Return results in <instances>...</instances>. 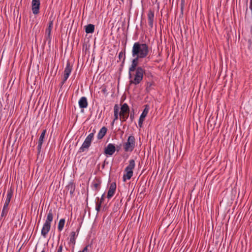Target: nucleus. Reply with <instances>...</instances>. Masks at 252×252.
I'll return each mask as SVG.
<instances>
[{"label":"nucleus","instance_id":"1","mask_svg":"<svg viewBox=\"0 0 252 252\" xmlns=\"http://www.w3.org/2000/svg\"><path fill=\"white\" fill-rule=\"evenodd\" d=\"M149 52V47L147 44L139 42L133 44L131 51L132 57L144 59L148 56Z\"/></svg>","mask_w":252,"mask_h":252},{"label":"nucleus","instance_id":"2","mask_svg":"<svg viewBox=\"0 0 252 252\" xmlns=\"http://www.w3.org/2000/svg\"><path fill=\"white\" fill-rule=\"evenodd\" d=\"M134 73H131V77L129 79V84L137 85L140 83L143 79L145 69L142 66H139L137 69L134 71Z\"/></svg>","mask_w":252,"mask_h":252},{"label":"nucleus","instance_id":"3","mask_svg":"<svg viewBox=\"0 0 252 252\" xmlns=\"http://www.w3.org/2000/svg\"><path fill=\"white\" fill-rule=\"evenodd\" d=\"M96 131L94 128L92 132L88 135V136L86 138L85 141L83 143L81 147L79 148L78 150L79 153H82L85 151L86 150H88L91 146L92 140L94 139V135Z\"/></svg>","mask_w":252,"mask_h":252},{"label":"nucleus","instance_id":"4","mask_svg":"<svg viewBox=\"0 0 252 252\" xmlns=\"http://www.w3.org/2000/svg\"><path fill=\"white\" fill-rule=\"evenodd\" d=\"M135 166V163L134 160L133 159H130L128 165L127 166L125 169V171L126 173L123 175V178L124 181L131 179L133 176V170Z\"/></svg>","mask_w":252,"mask_h":252},{"label":"nucleus","instance_id":"5","mask_svg":"<svg viewBox=\"0 0 252 252\" xmlns=\"http://www.w3.org/2000/svg\"><path fill=\"white\" fill-rule=\"evenodd\" d=\"M135 146V139L132 135L129 136L127 138V141L123 145L124 150L126 152H131L134 149Z\"/></svg>","mask_w":252,"mask_h":252},{"label":"nucleus","instance_id":"6","mask_svg":"<svg viewBox=\"0 0 252 252\" xmlns=\"http://www.w3.org/2000/svg\"><path fill=\"white\" fill-rule=\"evenodd\" d=\"M133 59L131 62V64L128 68V78L131 77V73L134 72L135 70L137 69L138 61L140 59L136 57H133Z\"/></svg>","mask_w":252,"mask_h":252},{"label":"nucleus","instance_id":"7","mask_svg":"<svg viewBox=\"0 0 252 252\" xmlns=\"http://www.w3.org/2000/svg\"><path fill=\"white\" fill-rule=\"evenodd\" d=\"M116 150V149L115 145L113 144L109 143L105 148L104 153L106 156H111L114 154Z\"/></svg>","mask_w":252,"mask_h":252},{"label":"nucleus","instance_id":"8","mask_svg":"<svg viewBox=\"0 0 252 252\" xmlns=\"http://www.w3.org/2000/svg\"><path fill=\"white\" fill-rule=\"evenodd\" d=\"M53 26V20H50L49 23V26L46 28L45 30V38L48 41V43H50L51 41V32Z\"/></svg>","mask_w":252,"mask_h":252},{"label":"nucleus","instance_id":"9","mask_svg":"<svg viewBox=\"0 0 252 252\" xmlns=\"http://www.w3.org/2000/svg\"><path fill=\"white\" fill-rule=\"evenodd\" d=\"M149 110V107L148 105H145V108L141 114L138 121V125L139 127H141L142 126L143 122L144 121L145 118L147 116Z\"/></svg>","mask_w":252,"mask_h":252},{"label":"nucleus","instance_id":"10","mask_svg":"<svg viewBox=\"0 0 252 252\" xmlns=\"http://www.w3.org/2000/svg\"><path fill=\"white\" fill-rule=\"evenodd\" d=\"M40 0H32V13L36 15L39 12Z\"/></svg>","mask_w":252,"mask_h":252},{"label":"nucleus","instance_id":"11","mask_svg":"<svg viewBox=\"0 0 252 252\" xmlns=\"http://www.w3.org/2000/svg\"><path fill=\"white\" fill-rule=\"evenodd\" d=\"M46 133V130L44 129L40 135V137H39V140L38 141V145L37 146V150L38 151V153H40L41 152L42 145L43 143L44 139L45 138Z\"/></svg>","mask_w":252,"mask_h":252},{"label":"nucleus","instance_id":"12","mask_svg":"<svg viewBox=\"0 0 252 252\" xmlns=\"http://www.w3.org/2000/svg\"><path fill=\"white\" fill-rule=\"evenodd\" d=\"M80 230V228H78L76 230V232L72 231L70 234V241L69 243L72 244L73 245L72 248L73 249L76 243V239L78 236V233Z\"/></svg>","mask_w":252,"mask_h":252},{"label":"nucleus","instance_id":"13","mask_svg":"<svg viewBox=\"0 0 252 252\" xmlns=\"http://www.w3.org/2000/svg\"><path fill=\"white\" fill-rule=\"evenodd\" d=\"M51 228V224L45 222L41 229V235L45 238Z\"/></svg>","mask_w":252,"mask_h":252},{"label":"nucleus","instance_id":"14","mask_svg":"<svg viewBox=\"0 0 252 252\" xmlns=\"http://www.w3.org/2000/svg\"><path fill=\"white\" fill-rule=\"evenodd\" d=\"M116 189V184L115 183H112L110 184L109 187L107 197L108 199H110L114 195Z\"/></svg>","mask_w":252,"mask_h":252},{"label":"nucleus","instance_id":"15","mask_svg":"<svg viewBox=\"0 0 252 252\" xmlns=\"http://www.w3.org/2000/svg\"><path fill=\"white\" fill-rule=\"evenodd\" d=\"M154 12L150 10L148 13V24L151 28H153L154 24Z\"/></svg>","mask_w":252,"mask_h":252},{"label":"nucleus","instance_id":"16","mask_svg":"<svg viewBox=\"0 0 252 252\" xmlns=\"http://www.w3.org/2000/svg\"><path fill=\"white\" fill-rule=\"evenodd\" d=\"M78 103L80 108H86L88 105L87 98L85 96H82L80 98Z\"/></svg>","mask_w":252,"mask_h":252},{"label":"nucleus","instance_id":"17","mask_svg":"<svg viewBox=\"0 0 252 252\" xmlns=\"http://www.w3.org/2000/svg\"><path fill=\"white\" fill-rule=\"evenodd\" d=\"M129 108L126 103L123 104L121 108V111L119 114H129Z\"/></svg>","mask_w":252,"mask_h":252},{"label":"nucleus","instance_id":"18","mask_svg":"<svg viewBox=\"0 0 252 252\" xmlns=\"http://www.w3.org/2000/svg\"><path fill=\"white\" fill-rule=\"evenodd\" d=\"M107 129L106 127L103 126L102 127L100 130H99V132L97 134V138L98 139L100 140L106 134L107 132Z\"/></svg>","mask_w":252,"mask_h":252},{"label":"nucleus","instance_id":"19","mask_svg":"<svg viewBox=\"0 0 252 252\" xmlns=\"http://www.w3.org/2000/svg\"><path fill=\"white\" fill-rule=\"evenodd\" d=\"M13 195V190L11 189H8L7 194H6V198L4 202V204L9 205L11 199Z\"/></svg>","mask_w":252,"mask_h":252},{"label":"nucleus","instance_id":"20","mask_svg":"<svg viewBox=\"0 0 252 252\" xmlns=\"http://www.w3.org/2000/svg\"><path fill=\"white\" fill-rule=\"evenodd\" d=\"M53 217H54V214H53V210L52 209H50L49 211V212L47 214V218L45 220V222H47L48 223L51 224V222L53 221Z\"/></svg>","mask_w":252,"mask_h":252},{"label":"nucleus","instance_id":"21","mask_svg":"<svg viewBox=\"0 0 252 252\" xmlns=\"http://www.w3.org/2000/svg\"><path fill=\"white\" fill-rule=\"evenodd\" d=\"M94 31V26L90 24L85 26V32L87 33H92Z\"/></svg>","mask_w":252,"mask_h":252},{"label":"nucleus","instance_id":"22","mask_svg":"<svg viewBox=\"0 0 252 252\" xmlns=\"http://www.w3.org/2000/svg\"><path fill=\"white\" fill-rule=\"evenodd\" d=\"M8 205H8V204H4V205H3V207L2 208V212L1 213V215H0V218H2V217H5L7 216V213L8 212V210H9Z\"/></svg>","mask_w":252,"mask_h":252},{"label":"nucleus","instance_id":"23","mask_svg":"<svg viewBox=\"0 0 252 252\" xmlns=\"http://www.w3.org/2000/svg\"><path fill=\"white\" fill-rule=\"evenodd\" d=\"M72 69V66L70 64V63L69 62H67L66 67L64 69V72L66 74H70Z\"/></svg>","mask_w":252,"mask_h":252},{"label":"nucleus","instance_id":"24","mask_svg":"<svg viewBox=\"0 0 252 252\" xmlns=\"http://www.w3.org/2000/svg\"><path fill=\"white\" fill-rule=\"evenodd\" d=\"M65 223V219H62L60 220L58 226V229L59 231H62V230L63 228L64 225Z\"/></svg>","mask_w":252,"mask_h":252},{"label":"nucleus","instance_id":"25","mask_svg":"<svg viewBox=\"0 0 252 252\" xmlns=\"http://www.w3.org/2000/svg\"><path fill=\"white\" fill-rule=\"evenodd\" d=\"M100 181L99 180H96L93 182V186L95 190H98L100 188Z\"/></svg>","mask_w":252,"mask_h":252},{"label":"nucleus","instance_id":"26","mask_svg":"<svg viewBox=\"0 0 252 252\" xmlns=\"http://www.w3.org/2000/svg\"><path fill=\"white\" fill-rule=\"evenodd\" d=\"M125 52H126V49L125 48L124 51H121L119 54V58L120 60H121L122 58H123V62H122L123 63H124V62L125 61V59H126Z\"/></svg>","mask_w":252,"mask_h":252},{"label":"nucleus","instance_id":"27","mask_svg":"<svg viewBox=\"0 0 252 252\" xmlns=\"http://www.w3.org/2000/svg\"><path fill=\"white\" fill-rule=\"evenodd\" d=\"M69 75H70L69 74H66V73L63 72V79L61 83V87L65 83V82L69 77Z\"/></svg>","mask_w":252,"mask_h":252},{"label":"nucleus","instance_id":"28","mask_svg":"<svg viewBox=\"0 0 252 252\" xmlns=\"http://www.w3.org/2000/svg\"><path fill=\"white\" fill-rule=\"evenodd\" d=\"M119 115H120V119L122 122L126 121L127 119V118L129 116V114H119Z\"/></svg>","mask_w":252,"mask_h":252},{"label":"nucleus","instance_id":"29","mask_svg":"<svg viewBox=\"0 0 252 252\" xmlns=\"http://www.w3.org/2000/svg\"><path fill=\"white\" fill-rule=\"evenodd\" d=\"M68 188L70 193L73 194L75 190V186L73 184H71L68 185Z\"/></svg>","mask_w":252,"mask_h":252},{"label":"nucleus","instance_id":"30","mask_svg":"<svg viewBox=\"0 0 252 252\" xmlns=\"http://www.w3.org/2000/svg\"><path fill=\"white\" fill-rule=\"evenodd\" d=\"M153 85V82H147L146 88V90L147 92H150L151 90V87Z\"/></svg>","mask_w":252,"mask_h":252},{"label":"nucleus","instance_id":"31","mask_svg":"<svg viewBox=\"0 0 252 252\" xmlns=\"http://www.w3.org/2000/svg\"><path fill=\"white\" fill-rule=\"evenodd\" d=\"M119 107L116 104L114 108V115H119Z\"/></svg>","mask_w":252,"mask_h":252},{"label":"nucleus","instance_id":"32","mask_svg":"<svg viewBox=\"0 0 252 252\" xmlns=\"http://www.w3.org/2000/svg\"><path fill=\"white\" fill-rule=\"evenodd\" d=\"M89 248H91V246L90 245H88L85 248H84L82 251H80L78 252H88Z\"/></svg>","mask_w":252,"mask_h":252},{"label":"nucleus","instance_id":"33","mask_svg":"<svg viewBox=\"0 0 252 252\" xmlns=\"http://www.w3.org/2000/svg\"><path fill=\"white\" fill-rule=\"evenodd\" d=\"M184 5H185V0H181L180 6H181V12L182 14H183Z\"/></svg>","mask_w":252,"mask_h":252},{"label":"nucleus","instance_id":"34","mask_svg":"<svg viewBox=\"0 0 252 252\" xmlns=\"http://www.w3.org/2000/svg\"><path fill=\"white\" fill-rule=\"evenodd\" d=\"M104 195H105V194H104V193H103V194L102 195V196H101V197L100 199L98 198V201H97L96 202H97V203H100V204H101L102 203V202H103V201H104Z\"/></svg>","mask_w":252,"mask_h":252},{"label":"nucleus","instance_id":"35","mask_svg":"<svg viewBox=\"0 0 252 252\" xmlns=\"http://www.w3.org/2000/svg\"><path fill=\"white\" fill-rule=\"evenodd\" d=\"M101 207V204L100 203H96L95 210L97 212H99Z\"/></svg>","mask_w":252,"mask_h":252},{"label":"nucleus","instance_id":"36","mask_svg":"<svg viewBox=\"0 0 252 252\" xmlns=\"http://www.w3.org/2000/svg\"><path fill=\"white\" fill-rule=\"evenodd\" d=\"M63 249V246L62 244H61L59 247L58 248L56 252H62Z\"/></svg>","mask_w":252,"mask_h":252},{"label":"nucleus","instance_id":"37","mask_svg":"<svg viewBox=\"0 0 252 252\" xmlns=\"http://www.w3.org/2000/svg\"><path fill=\"white\" fill-rule=\"evenodd\" d=\"M146 76H147L148 78H150L152 77V74L151 72H146V71L145 70V73L144 74Z\"/></svg>","mask_w":252,"mask_h":252},{"label":"nucleus","instance_id":"38","mask_svg":"<svg viewBox=\"0 0 252 252\" xmlns=\"http://www.w3.org/2000/svg\"><path fill=\"white\" fill-rule=\"evenodd\" d=\"M114 115V121H115L118 119L119 115Z\"/></svg>","mask_w":252,"mask_h":252},{"label":"nucleus","instance_id":"39","mask_svg":"<svg viewBox=\"0 0 252 252\" xmlns=\"http://www.w3.org/2000/svg\"><path fill=\"white\" fill-rule=\"evenodd\" d=\"M130 118L131 121L133 120V119L134 118V113L133 114H132V113L130 114Z\"/></svg>","mask_w":252,"mask_h":252},{"label":"nucleus","instance_id":"40","mask_svg":"<svg viewBox=\"0 0 252 252\" xmlns=\"http://www.w3.org/2000/svg\"><path fill=\"white\" fill-rule=\"evenodd\" d=\"M120 148V146H117V150L118 152L119 151Z\"/></svg>","mask_w":252,"mask_h":252},{"label":"nucleus","instance_id":"41","mask_svg":"<svg viewBox=\"0 0 252 252\" xmlns=\"http://www.w3.org/2000/svg\"><path fill=\"white\" fill-rule=\"evenodd\" d=\"M114 122H115V121H114V120H113V122H112V123H111V125H112V126H113L114 124Z\"/></svg>","mask_w":252,"mask_h":252},{"label":"nucleus","instance_id":"42","mask_svg":"<svg viewBox=\"0 0 252 252\" xmlns=\"http://www.w3.org/2000/svg\"><path fill=\"white\" fill-rule=\"evenodd\" d=\"M102 91H103L104 93H105V91H106V89H105H105H102Z\"/></svg>","mask_w":252,"mask_h":252},{"label":"nucleus","instance_id":"43","mask_svg":"<svg viewBox=\"0 0 252 252\" xmlns=\"http://www.w3.org/2000/svg\"><path fill=\"white\" fill-rule=\"evenodd\" d=\"M41 252H45V249H43Z\"/></svg>","mask_w":252,"mask_h":252},{"label":"nucleus","instance_id":"44","mask_svg":"<svg viewBox=\"0 0 252 252\" xmlns=\"http://www.w3.org/2000/svg\"><path fill=\"white\" fill-rule=\"evenodd\" d=\"M102 167H103V168L104 167V164L103 165Z\"/></svg>","mask_w":252,"mask_h":252},{"label":"nucleus","instance_id":"45","mask_svg":"<svg viewBox=\"0 0 252 252\" xmlns=\"http://www.w3.org/2000/svg\"><path fill=\"white\" fill-rule=\"evenodd\" d=\"M169 0V1H171V0ZM173 0H172V1H173Z\"/></svg>","mask_w":252,"mask_h":252}]
</instances>
